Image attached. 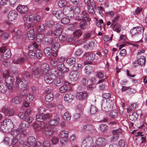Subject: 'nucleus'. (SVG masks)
Wrapping results in <instances>:
<instances>
[{
	"mask_svg": "<svg viewBox=\"0 0 147 147\" xmlns=\"http://www.w3.org/2000/svg\"><path fill=\"white\" fill-rule=\"evenodd\" d=\"M16 84L17 88L22 90H26L28 88L26 82L24 79H23L21 80L19 77H17Z\"/></svg>",
	"mask_w": 147,
	"mask_h": 147,
	"instance_id": "1",
	"label": "nucleus"
},
{
	"mask_svg": "<svg viewBox=\"0 0 147 147\" xmlns=\"http://www.w3.org/2000/svg\"><path fill=\"white\" fill-rule=\"evenodd\" d=\"M45 41L48 43L52 44V49L53 51H57L59 47V44L57 42H55V40L51 38H45Z\"/></svg>",
	"mask_w": 147,
	"mask_h": 147,
	"instance_id": "2",
	"label": "nucleus"
},
{
	"mask_svg": "<svg viewBox=\"0 0 147 147\" xmlns=\"http://www.w3.org/2000/svg\"><path fill=\"white\" fill-rule=\"evenodd\" d=\"M63 12L68 17L71 18L74 16V9L70 6L64 7L63 10Z\"/></svg>",
	"mask_w": 147,
	"mask_h": 147,
	"instance_id": "3",
	"label": "nucleus"
},
{
	"mask_svg": "<svg viewBox=\"0 0 147 147\" xmlns=\"http://www.w3.org/2000/svg\"><path fill=\"white\" fill-rule=\"evenodd\" d=\"M90 18L87 16L85 17L82 21L79 23V26L80 28L82 30H85L87 29L88 27V25L86 21L89 22L90 21Z\"/></svg>",
	"mask_w": 147,
	"mask_h": 147,
	"instance_id": "4",
	"label": "nucleus"
},
{
	"mask_svg": "<svg viewBox=\"0 0 147 147\" xmlns=\"http://www.w3.org/2000/svg\"><path fill=\"white\" fill-rule=\"evenodd\" d=\"M15 79L11 76H8L5 79V82L8 86L9 89L11 90L13 88Z\"/></svg>",
	"mask_w": 147,
	"mask_h": 147,
	"instance_id": "5",
	"label": "nucleus"
},
{
	"mask_svg": "<svg viewBox=\"0 0 147 147\" xmlns=\"http://www.w3.org/2000/svg\"><path fill=\"white\" fill-rule=\"evenodd\" d=\"M95 144L98 147H103L107 144V141L104 138H99L96 140Z\"/></svg>",
	"mask_w": 147,
	"mask_h": 147,
	"instance_id": "6",
	"label": "nucleus"
},
{
	"mask_svg": "<svg viewBox=\"0 0 147 147\" xmlns=\"http://www.w3.org/2000/svg\"><path fill=\"white\" fill-rule=\"evenodd\" d=\"M95 54L92 52H87L84 53L83 57L86 60L92 61L95 59Z\"/></svg>",
	"mask_w": 147,
	"mask_h": 147,
	"instance_id": "7",
	"label": "nucleus"
},
{
	"mask_svg": "<svg viewBox=\"0 0 147 147\" xmlns=\"http://www.w3.org/2000/svg\"><path fill=\"white\" fill-rule=\"evenodd\" d=\"M2 122L5 127L9 129V130H11L14 127L13 124L11 120L10 119H5Z\"/></svg>",
	"mask_w": 147,
	"mask_h": 147,
	"instance_id": "8",
	"label": "nucleus"
},
{
	"mask_svg": "<svg viewBox=\"0 0 147 147\" xmlns=\"http://www.w3.org/2000/svg\"><path fill=\"white\" fill-rule=\"evenodd\" d=\"M1 53L4 52V54L3 55V58L4 59H6L9 58L11 55V53L10 50L8 49H6L5 47H3L0 49Z\"/></svg>",
	"mask_w": 147,
	"mask_h": 147,
	"instance_id": "9",
	"label": "nucleus"
},
{
	"mask_svg": "<svg viewBox=\"0 0 147 147\" xmlns=\"http://www.w3.org/2000/svg\"><path fill=\"white\" fill-rule=\"evenodd\" d=\"M36 141L35 138L33 136L29 137L27 139V143H24L23 144L24 147H30L34 144Z\"/></svg>",
	"mask_w": 147,
	"mask_h": 147,
	"instance_id": "10",
	"label": "nucleus"
},
{
	"mask_svg": "<svg viewBox=\"0 0 147 147\" xmlns=\"http://www.w3.org/2000/svg\"><path fill=\"white\" fill-rule=\"evenodd\" d=\"M79 76V74L78 71H72L69 74V77L72 81L77 80Z\"/></svg>",
	"mask_w": 147,
	"mask_h": 147,
	"instance_id": "11",
	"label": "nucleus"
},
{
	"mask_svg": "<svg viewBox=\"0 0 147 147\" xmlns=\"http://www.w3.org/2000/svg\"><path fill=\"white\" fill-rule=\"evenodd\" d=\"M40 114L37 115L36 117V119L38 121L42 122L44 120H47L51 117L49 114H45L44 115Z\"/></svg>",
	"mask_w": 147,
	"mask_h": 147,
	"instance_id": "12",
	"label": "nucleus"
},
{
	"mask_svg": "<svg viewBox=\"0 0 147 147\" xmlns=\"http://www.w3.org/2000/svg\"><path fill=\"white\" fill-rule=\"evenodd\" d=\"M87 96V93L85 92H78L76 94L77 98L81 101H82L84 99L86 98Z\"/></svg>",
	"mask_w": 147,
	"mask_h": 147,
	"instance_id": "13",
	"label": "nucleus"
},
{
	"mask_svg": "<svg viewBox=\"0 0 147 147\" xmlns=\"http://www.w3.org/2000/svg\"><path fill=\"white\" fill-rule=\"evenodd\" d=\"M32 71V76H34L35 77L37 78H39L42 74L40 69L36 67H33Z\"/></svg>",
	"mask_w": 147,
	"mask_h": 147,
	"instance_id": "14",
	"label": "nucleus"
},
{
	"mask_svg": "<svg viewBox=\"0 0 147 147\" xmlns=\"http://www.w3.org/2000/svg\"><path fill=\"white\" fill-rule=\"evenodd\" d=\"M9 31L12 33V35L16 39H20L22 36V32L20 30H18L16 32H15L14 29L11 30L9 29Z\"/></svg>",
	"mask_w": 147,
	"mask_h": 147,
	"instance_id": "15",
	"label": "nucleus"
},
{
	"mask_svg": "<svg viewBox=\"0 0 147 147\" xmlns=\"http://www.w3.org/2000/svg\"><path fill=\"white\" fill-rule=\"evenodd\" d=\"M122 132V131L120 129L114 130L112 131L113 135L111 137L112 140H117L119 137V135Z\"/></svg>",
	"mask_w": 147,
	"mask_h": 147,
	"instance_id": "16",
	"label": "nucleus"
},
{
	"mask_svg": "<svg viewBox=\"0 0 147 147\" xmlns=\"http://www.w3.org/2000/svg\"><path fill=\"white\" fill-rule=\"evenodd\" d=\"M17 16V13L16 11L13 10L10 11L9 12L8 17L9 20L13 21L16 18Z\"/></svg>",
	"mask_w": 147,
	"mask_h": 147,
	"instance_id": "17",
	"label": "nucleus"
},
{
	"mask_svg": "<svg viewBox=\"0 0 147 147\" xmlns=\"http://www.w3.org/2000/svg\"><path fill=\"white\" fill-rule=\"evenodd\" d=\"M16 9L20 13L24 14L26 13L28 10V8L26 6L22 5H18Z\"/></svg>",
	"mask_w": 147,
	"mask_h": 147,
	"instance_id": "18",
	"label": "nucleus"
},
{
	"mask_svg": "<svg viewBox=\"0 0 147 147\" xmlns=\"http://www.w3.org/2000/svg\"><path fill=\"white\" fill-rule=\"evenodd\" d=\"M57 68L58 70L62 73H67L69 70V69L65 66L64 63L58 65Z\"/></svg>",
	"mask_w": 147,
	"mask_h": 147,
	"instance_id": "19",
	"label": "nucleus"
},
{
	"mask_svg": "<svg viewBox=\"0 0 147 147\" xmlns=\"http://www.w3.org/2000/svg\"><path fill=\"white\" fill-rule=\"evenodd\" d=\"M49 65L47 63H44L41 65L40 70L42 74H46L49 70Z\"/></svg>",
	"mask_w": 147,
	"mask_h": 147,
	"instance_id": "20",
	"label": "nucleus"
},
{
	"mask_svg": "<svg viewBox=\"0 0 147 147\" xmlns=\"http://www.w3.org/2000/svg\"><path fill=\"white\" fill-rule=\"evenodd\" d=\"M44 80L46 83L50 84L53 81V79L49 74L46 73L44 75Z\"/></svg>",
	"mask_w": 147,
	"mask_h": 147,
	"instance_id": "21",
	"label": "nucleus"
},
{
	"mask_svg": "<svg viewBox=\"0 0 147 147\" xmlns=\"http://www.w3.org/2000/svg\"><path fill=\"white\" fill-rule=\"evenodd\" d=\"M41 19V17L39 15L34 16L31 15L30 16L29 20L30 21H33L34 22H39Z\"/></svg>",
	"mask_w": 147,
	"mask_h": 147,
	"instance_id": "22",
	"label": "nucleus"
},
{
	"mask_svg": "<svg viewBox=\"0 0 147 147\" xmlns=\"http://www.w3.org/2000/svg\"><path fill=\"white\" fill-rule=\"evenodd\" d=\"M2 110L5 114L8 116H13L15 113L14 110L12 109L4 108Z\"/></svg>",
	"mask_w": 147,
	"mask_h": 147,
	"instance_id": "23",
	"label": "nucleus"
},
{
	"mask_svg": "<svg viewBox=\"0 0 147 147\" xmlns=\"http://www.w3.org/2000/svg\"><path fill=\"white\" fill-rule=\"evenodd\" d=\"M142 30L141 28L140 27H136L133 28L130 30V33L133 36L141 33V30Z\"/></svg>",
	"mask_w": 147,
	"mask_h": 147,
	"instance_id": "24",
	"label": "nucleus"
},
{
	"mask_svg": "<svg viewBox=\"0 0 147 147\" xmlns=\"http://www.w3.org/2000/svg\"><path fill=\"white\" fill-rule=\"evenodd\" d=\"M45 134L47 136L51 135L53 133V130L52 126L49 125L45 128Z\"/></svg>",
	"mask_w": 147,
	"mask_h": 147,
	"instance_id": "25",
	"label": "nucleus"
},
{
	"mask_svg": "<svg viewBox=\"0 0 147 147\" xmlns=\"http://www.w3.org/2000/svg\"><path fill=\"white\" fill-rule=\"evenodd\" d=\"M8 86H6L4 83H0V92L3 93H5L7 90Z\"/></svg>",
	"mask_w": 147,
	"mask_h": 147,
	"instance_id": "26",
	"label": "nucleus"
},
{
	"mask_svg": "<svg viewBox=\"0 0 147 147\" xmlns=\"http://www.w3.org/2000/svg\"><path fill=\"white\" fill-rule=\"evenodd\" d=\"M138 117V115L136 113L132 112L130 113L129 118L130 120L133 121L137 119Z\"/></svg>",
	"mask_w": 147,
	"mask_h": 147,
	"instance_id": "27",
	"label": "nucleus"
},
{
	"mask_svg": "<svg viewBox=\"0 0 147 147\" xmlns=\"http://www.w3.org/2000/svg\"><path fill=\"white\" fill-rule=\"evenodd\" d=\"M27 35L30 40H32L35 38V34L34 29H30L27 32Z\"/></svg>",
	"mask_w": 147,
	"mask_h": 147,
	"instance_id": "28",
	"label": "nucleus"
},
{
	"mask_svg": "<svg viewBox=\"0 0 147 147\" xmlns=\"http://www.w3.org/2000/svg\"><path fill=\"white\" fill-rule=\"evenodd\" d=\"M106 105L108 109H106L107 111H109L112 109L113 107L114 102L110 99L107 100ZM106 111V110H105Z\"/></svg>",
	"mask_w": 147,
	"mask_h": 147,
	"instance_id": "29",
	"label": "nucleus"
},
{
	"mask_svg": "<svg viewBox=\"0 0 147 147\" xmlns=\"http://www.w3.org/2000/svg\"><path fill=\"white\" fill-rule=\"evenodd\" d=\"M92 126L91 125L84 124L81 127V130L82 132L90 130L92 129Z\"/></svg>",
	"mask_w": 147,
	"mask_h": 147,
	"instance_id": "30",
	"label": "nucleus"
},
{
	"mask_svg": "<svg viewBox=\"0 0 147 147\" xmlns=\"http://www.w3.org/2000/svg\"><path fill=\"white\" fill-rule=\"evenodd\" d=\"M114 31L117 32V33H119L121 30V25L117 24L115 25V26H110Z\"/></svg>",
	"mask_w": 147,
	"mask_h": 147,
	"instance_id": "31",
	"label": "nucleus"
},
{
	"mask_svg": "<svg viewBox=\"0 0 147 147\" xmlns=\"http://www.w3.org/2000/svg\"><path fill=\"white\" fill-rule=\"evenodd\" d=\"M74 98V96L72 94L70 93L66 94L64 97L65 100L68 102H71Z\"/></svg>",
	"mask_w": 147,
	"mask_h": 147,
	"instance_id": "32",
	"label": "nucleus"
},
{
	"mask_svg": "<svg viewBox=\"0 0 147 147\" xmlns=\"http://www.w3.org/2000/svg\"><path fill=\"white\" fill-rule=\"evenodd\" d=\"M63 30V28L61 26L58 28L56 27L54 32V35L55 36H59L61 34Z\"/></svg>",
	"mask_w": 147,
	"mask_h": 147,
	"instance_id": "33",
	"label": "nucleus"
},
{
	"mask_svg": "<svg viewBox=\"0 0 147 147\" xmlns=\"http://www.w3.org/2000/svg\"><path fill=\"white\" fill-rule=\"evenodd\" d=\"M69 132L66 130H63L61 131L59 134L61 138H67L68 137Z\"/></svg>",
	"mask_w": 147,
	"mask_h": 147,
	"instance_id": "34",
	"label": "nucleus"
},
{
	"mask_svg": "<svg viewBox=\"0 0 147 147\" xmlns=\"http://www.w3.org/2000/svg\"><path fill=\"white\" fill-rule=\"evenodd\" d=\"M84 2L88 7L91 6L96 7L95 3L94 0H84Z\"/></svg>",
	"mask_w": 147,
	"mask_h": 147,
	"instance_id": "35",
	"label": "nucleus"
},
{
	"mask_svg": "<svg viewBox=\"0 0 147 147\" xmlns=\"http://www.w3.org/2000/svg\"><path fill=\"white\" fill-rule=\"evenodd\" d=\"M55 85L57 86H61L63 84V80L59 77L56 78L54 81Z\"/></svg>",
	"mask_w": 147,
	"mask_h": 147,
	"instance_id": "36",
	"label": "nucleus"
},
{
	"mask_svg": "<svg viewBox=\"0 0 147 147\" xmlns=\"http://www.w3.org/2000/svg\"><path fill=\"white\" fill-rule=\"evenodd\" d=\"M67 63L69 65L71 66L76 62V59L73 57L67 59L66 60Z\"/></svg>",
	"mask_w": 147,
	"mask_h": 147,
	"instance_id": "37",
	"label": "nucleus"
},
{
	"mask_svg": "<svg viewBox=\"0 0 147 147\" xmlns=\"http://www.w3.org/2000/svg\"><path fill=\"white\" fill-rule=\"evenodd\" d=\"M22 99V96L20 95L15 96L13 99L14 102L16 104H18L21 102Z\"/></svg>",
	"mask_w": 147,
	"mask_h": 147,
	"instance_id": "38",
	"label": "nucleus"
},
{
	"mask_svg": "<svg viewBox=\"0 0 147 147\" xmlns=\"http://www.w3.org/2000/svg\"><path fill=\"white\" fill-rule=\"evenodd\" d=\"M53 95L52 94L48 93L45 95V99L46 101L50 102L53 100Z\"/></svg>",
	"mask_w": 147,
	"mask_h": 147,
	"instance_id": "39",
	"label": "nucleus"
},
{
	"mask_svg": "<svg viewBox=\"0 0 147 147\" xmlns=\"http://www.w3.org/2000/svg\"><path fill=\"white\" fill-rule=\"evenodd\" d=\"M139 63V65L141 66H144L145 65L146 59L145 57L144 56H141L140 58L137 60Z\"/></svg>",
	"mask_w": 147,
	"mask_h": 147,
	"instance_id": "40",
	"label": "nucleus"
},
{
	"mask_svg": "<svg viewBox=\"0 0 147 147\" xmlns=\"http://www.w3.org/2000/svg\"><path fill=\"white\" fill-rule=\"evenodd\" d=\"M52 50L50 47L45 48L44 51V52L45 54L47 56L51 55L52 54Z\"/></svg>",
	"mask_w": 147,
	"mask_h": 147,
	"instance_id": "41",
	"label": "nucleus"
},
{
	"mask_svg": "<svg viewBox=\"0 0 147 147\" xmlns=\"http://www.w3.org/2000/svg\"><path fill=\"white\" fill-rule=\"evenodd\" d=\"M25 61V59L23 57H21L19 59H14L13 60V62L15 64H19L20 63H22Z\"/></svg>",
	"mask_w": 147,
	"mask_h": 147,
	"instance_id": "42",
	"label": "nucleus"
},
{
	"mask_svg": "<svg viewBox=\"0 0 147 147\" xmlns=\"http://www.w3.org/2000/svg\"><path fill=\"white\" fill-rule=\"evenodd\" d=\"M71 114L67 111L64 113L63 115V118L67 120H69L71 119Z\"/></svg>",
	"mask_w": 147,
	"mask_h": 147,
	"instance_id": "43",
	"label": "nucleus"
},
{
	"mask_svg": "<svg viewBox=\"0 0 147 147\" xmlns=\"http://www.w3.org/2000/svg\"><path fill=\"white\" fill-rule=\"evenodd\" d=\"M59 122V120L57 119H51L49 121L50 125H55L58 124Z\"/></svg>",
	"mask_w": 147,
	"mask_h": 147,
	"instance_id": "44",
	"label": "nucleus"
},
{
	"mask_svg": "<svg viewBox=\"0 0 147 147\" xmlns=\"http://www.w3.org/2000/svg\"><path fill=\"white\" fill-rule=\"evenodd\" d=\"M81 67V64L79 63H75L72 67L73 71H77L79 70Z\"/></svg>",
	"mask_w": 147,
	"mask_h": 147,
	"instance_id": "45",
	"label": "nucleus"
},
{
	"mask_svg": "<svg viewBox=\"0 0 147 147\" xmlns=\"http://www.w3.org/2000/svg\"><path fill=\"white\" fill-rule=\"evenodd\" d=\"M85 68L87 74H89L93 71L92 67L90 65L86 66Z\"/></svg>",
	"mask_w": 147,
	"mask_h": 147,
	"instance_id": "46",
	"label": "nucleus"
},
{
	"mask_svg": "<svg viewBox=\"0 0 147 147\" xmlns=\"http://www.w3.org/2000/svg\"><path fill=\"white\" fill-rule=\"evenodd\" d=\"M47 27L45 24H41L39 26L38 31L39 32H44Z\"/></svg>",
	"mask_w": 147,
	"mask_h": 147,
	"instance_id": "47",
	"label": "nucleus"
},
{
	"mask_svg": "<svg viewBox=\"0 0 147 147\" xmlns=\"http://www.w3.org/2000/svg\"><path fill=\"white\" fill-rule=\"evenodd\" d=\"M83 141H85V142L88 144H91L92 142L93 139L91 137L88 136L85 138Z\"/></svg>",
	"mask_w": 147,
	"mask_h": 147,
	"instance_id": "48",
	"label": "nucleus"
},
{
	"mask_svg": "<svg viewBox=\"0 0 147 147\" xmlns=\"http://www.w3.org/2000/svg\"><path fill=\"white\" fill-rule=\"evenodd\" d=\"M119 17L118 16H117L112 20L111 26H115V24H118V23L119 20Z\"/></svg>",
	"mask_w": 147,
	"mask_h": 147,
	"instance_id": "49",
	"label": "nucleus"
},
{
	"mask_svg": "<svg viewBox=\"0 0 147 147\" xmlns=\"http://www.w3.org/2000/svg\"><path fill=\"white\" fill-rule=\"evenodd\" d=\"M27 132L25 129H19V136L21 137H23L26 136Z\"/></svg>",
	"mask_w": 147,
	"mask_h": 147,
	"instance_id": "50",
	"label": "nucleus"
},
{
	"mask_svg": "<svg viewBox=\"0 0 147 147\" xmlns=\"http://www.w3.org/2000/svg\"><path fill=\"white\" fill-rule=\"evenodd\" d=\"M44 37V34H38L36 36L37 41L38 42H41Z\"/></svg>",
	"mask_w": 147,
	"mask_h": 147,
	"instance_id": "51",
	"label": "nucleus"
},
{
	"mask_svg": "<svg viewBox=\"0 0 147 147\" xmlns=\"http://www.w3.org/2000/svg\"><path fill=\"white\" fill-rule=\"evenodd\" d=\"M97 111V109L93 105H91L90 108V112L91 114L95 113Z\"/></svg>",
	"mask_w": 147,
	"mask_h": 147,
	"instance_id": "52",
	"label": "nucleus"
},
{
	"mask_svg": "<svg viewBox=\"0 0 147 147\" xmlns=\"http://www.w3.org/2000/svg\"><path fill=\"white\" fill-rule=\"evenodd\" d=\"M67 4V2L65 0H61L58 3V6L60 7H62Z\"/></svg>",
	"mask_w": 147,
	"mask_h": 147,
	"instance_id": "53",
	"label": "nucleus"
},
{
	"mask_svg": "<svg viewBox=\"0 0 147 147\" xmlns=\"http://www.w3.org/2000/svg\"><path fill=\"white\" fill-rule=\"evenodd\" d=\"M34 97L32 93H29L27 95L26 99L27 100L30 102L32 101Z\"/></svg>",
	"mask_w": 147,
	"mask_h": 147,
	"instance_id": "54",
	"label": "nucleus"
},
{
	"mask_svg": "<svg viewBox=\"0 0 147 147\" xmlns=\"http://www.w3.org/2000/svg\"><path fill=\"white\" fill-rule=\"evenodd\" d=\"M118 113L116 111H113L110 113V116L112 118L116 117L118 115Z\"/></svg>",
	"mask_w": 147,
	"mask_h": 147,
	"instance_id": "55",
	"label": "nucleus"
},
{
	"mask_svg": "<svg viewBox=\"0 0 147 147\" xmlns=\"http://www.w3.org/2000/svg\"><path fill=\"white\" fill-rule=\"evenodd\" d=\"M82 32L81 30L80 29L76 30L74 33V35L75 36H76L79 37L82 35Z\"/></svg>",
	"mask_w": 147,
	"mask_h": 147,
	"instance_id": "56",
	"label": "nucleus"
},
{
	"mask_svg": "<svg viewBox=\"0 0 147 147\" xmlns=\"http://www.w3.org/2000/svg\"><path fill=\"white\" fill-rule=\"evenodd\" d=\"M69 19L68 18L65 17L63 18L61 20V22L62 24H66L69 23Z\"/></svg>",
	"mask_w": 147,
	"mask_h": 147,
	"instance_id": "57",
	"label": "nucleus"
},
{
	"mask_svg": "<svg viewBox=\"0 0 147 147\" xmlns=\"http://www.w3.org/2000/svg\"><path fill=\"white\" fill-rule=\"evenodd\" d=\"M100 128L101 131H103L106 130L107 129L108 127L106 125L104 124H102L100 125Z\"/></svg>",
	"mask_w": 147,
	"mask_h": 147,
	"instance_id": "58",
	"label": "nucleus"
},
{
	"mask_svg": "<svg viewBox=\"0 0 147 147\" xmlns=\"http://www.w3.org/2000/svg\"><path fill=\"white\" fill-rule=\"evenodd\" d=\"M67 89V87L66 85H63L60 88V91L61 93L65 92Z\"/></svg>",
	"mask_w": 147,
	"mask_h": 147,
	"instance_id": "59",
	"label": "nucleus"
},
{
	"mask_svg": "<svg viewBox=\"0 0 147 147\" xmlns=\"http://www.w3.org/2000/svg\"><path fill=\"white\" fill-rule=\"evenodd\" d=\"M53 15L54 16L58 19H60V15L58 13L56 10H54L53 11Z\"/></svg>",
	"mask_w": 147,
	"mask_h": 147,
	"instance_id": "60",
	"label": "nucleus"
},
{
	"mask_svg": "<svg viewBox=\"0 0 147 147\" xmlns=\"http://www.w3.org/2000/svg\"><path fill=\"white\" fill-rule=\"evenodd\" d=\"M96 7L92 6L88 7V11L90 14L92 15L95 12L94 10V8H95Z\"/></svg>",
	"mask_w": 147,
	"mask_h": 147,
	"instance_id": "61",
	"label": "nucleus"
},
{
	"mask_svg": "<svg viewBox=\"0 0 147 147\" xmlns=\"http://www.w3.org/2000/svg\"><path fill=\"white\" fill-rule=\"evenodd\" d=\"M67 138H61L60 139V143L61 146H65L67 143Z\"/></svg>",
	"mask_w": 147,
	"mask_h": 147,
	"instance_id": "62",
	"label": "nucleus"
},
{
	"mask_svg": "<svg viewBox=\"0 0 147 147\" xmlns=\"http://www.w3.org/2000/svg\"><path fill=\"white\" fill-rule=\"evenodd\" d=\"M92 34L90 33L86 32L85 33L83 36L84 40L88 38L91 37Z\"/></svg>",
	"mask_w": 147,
	"mask_h": 147,
	"instance_id": "63",
	"label": "nucleus"
},
{
	"mask_svg": "<svg viewBox=\"0 0 147 147\" xmlns=\"http://www.w3.org/2000/svg\"><path fill=\"white\" fill-rule=\"evenodd\" d=\"M18 141V137L16 136H15L11 142V143L12 145H13L16 144Z\"/></svg>",
	"mask_w": 147,
	"mask_h": 147,
	"instance_id": "64",
	"label": "nucleus"
}]
</instances>
